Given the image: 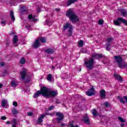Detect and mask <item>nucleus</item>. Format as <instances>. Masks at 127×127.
Segmentation results:
<instances>
[{
	"instance_id": "nucleus-17",
	"label": "nucleus",
	"mask_w": 127,
	"mask_h": 127,
	"mask_svg": "<svg viewBox=\"0 0 127 127\" xmlns=\"http://www.w3.org/2000/svg\"><path fill=\"white\" fill-rule=\"evenodd\" d=\"M103 57V55L100 54H95L92 56V58H95V59H100Z\"/></svg>"
},
{
	"instance_id": "nucleus-58",
	"label": "nucleus",
	"mask_w": 127,
	"mask_h": 127,
	"mask_svg": "<svg viewBox=\"0 0 127 127\" xmlns=\"http://www.w3.org/2000/svg\"><path fill=\"white\" fill-rule=\"evenodd\" d=\"M13 34H14L13 33H10V35H13Z\"/></svg>"
},
{
	"instance_id": "nucleus-59",
	"label": "nucleus",
	"mask_w": 127,
	"mask_h": 127,
	"mask_svg": "<svg viewBox=\"0 0 127 127\" xmlns=\"http://www.w3.org/2000/svg\"><path fill=\"white\" fill-rule=\"evenodd\" d=\"M4 74H6V71L4 70Z\"/></svg>"
},
{
	"instance_id": "nucleus-12",
	"label": "nucleus",
	"mask_w": 127,
	"mask_h": 127,
	"mask_svg": "<svg viewBox=\"0 0 127 127\" xmlns=\"http://www.w3.org/2000/svg\"><path fill=\"white\" fill-rule=\"evenodd\" d=\"M43 89V87H42L41 88V91L40 90H38L37 92H36L35 93V94L33 96L34 98H38V97H39L40 95H41V94L43 95V92H42V89Z\"/></svg>"
},
{
	"instance_id": "nucleus-37",
	"label": "nucleus",
	"mask_w": 127,
	"mask_h": 127,
	"mask_svg": "<svg viewBox=\"0 0 127 127\" xmlns=\"http://www.w3.org/2000/svg\"><path fill=\"white\" fill-rule=\"evenodd\" d=\"M114 40V39L113 38H110L107 39V42H111V41H113Z\"/></svg>"
},
{
	"instance_id": "nucleus-60",
	"label": "nucleus",
	"mask_w": 127,
	"mask_h": 127,
	"mask_svg": "<svg viewBox=\"0 0 127 127\" xmlns=\"http://www.w3.org/2000/svg\"><path fill=\"white\" fill-rule=\"evenodd\" d=\"M26 82L28 83L29 82V80H26Z\"/></svg>"
},
{
	"instance_id": "nucleus-8",
	"label": "nucleus",
	"mask_w": 127,
	"mask_h": 127,
	"mask_svg": "<svg viewBox=\"0 0 127 127\" xmlns=\"http://www.w3.org/2000/svg\"><path fill=\"white\" fill-rule=\"evenodd\" d=\"M48 115L47 113H45L41 115L40 117L38 118V120L37 121V124L38 125L39 124H41L42 122H43V119H44L45 117H46Z\"/></svg>"
},
{
	"instance_id": "nucleus-9",
	"label": "nucleus",
	"mask_w": 127,
	"mask_h": 127,
	"mask_svg": "<svg viewBox=\"0 0 127 127\" xmlns=\"http://www.w3.org/2000/svg\"><path fill=\"white\" fill-rule=\"evenodd\" d=\"M56 116H57V121L59 123H60V121L63 120V118L64 117V115H63V113H61L60 112H57L56 113Z\"/></svg>"
},
{
	"instance_id": "nucleus-33",
	"label": "nucleus",
	"mask_w": 127,
	"mask_h": 127,
	"mask_svg": "<svg viewBox=\"0 0 127 127\" xmlns=\"http://www.w3.org/2000/svg\"><path fill=\"white\" fill-rule=\"evenodd\" d=\"M118 120H119L121 123H125V120H124L123 118L119 117Z\"/></svg>"
},
{
	"instance_id": "nucleus-1",
	"label": "nucleus",
	"mask_w": 127,
	"mask_h": 127,
	"mask_svg": "<svg viewBox=\"0 0 127 127\" xmlns=\"http://www.w3.org/2000/svg\"><path fill=\"white\" fill-rule=\"evenodd\" d=\"M115 63L117 64L119 67L121 69H124L127 67V63L125 62L122 56H115L114 57Z\"/></svg>"
},
{
	"instance_id": "nucleus-28",
	"label": "nucleus",
	"mask_w": 127,
	"mask_h": 127,
	"mask_svg": "<svg viewBox=\"0 0 127 127\" xmlns=\"http://www.w3.org/2000/svg\"><path fill=\"white\" fill-rule=\"evenodd\" d=\"M118 99H119V100L120 101L121 103H122V104H125V103H126V101L124 100V97L123 98L121 97L120 96H118Z\"/></svg>"
},
{
	"instance_id": "nucleus-24",
	"label": "nucleus",
	"mask_w": 127,
	"mask_h": 127,
	"mask_svg": "<svg viewBox=\"0 0 127 127\" xmlns=\"http://www.w3.org/2000/svg\"><path fill=\"white\" fill-rule=\"evenodd\" d=\"M92 115L94 116V117H97L99 115V113L97 111V110L96 109H93L92 110Z\"/></svg>"
},
{
	"instance_id": "nucleus-5",
	"label": "nucleus",
	"mask_w": 127,
	"mask_h": 127,
	"mask_svg": "<svg viewBox=\"0 0 127 127\" xmlns=\"http://www.w3.org/2000/svg\"><path fill=\"white\" fill-rule=\"evenodd\" d=\"M67 28H68V31L69 32V36H72V30H73V27L72 25L69 23H66L63 26V31H65Z\"/></svg>"
},
{
	"instance_id": "nucleus-26",
	"label": "nucleus",
	"mask_w": 127,
	"mask_h": 127,
	"mask_svg": "<svg viewBox=\"0 0 127 127\" xmlns=\"http://www.w3.org/2000/svg\"><path fill=\"white\" fill-rule=\"evenodd\" d=\"M20 64L22 65H23V64H25V59H24V57H22L20 60Z\"/></svg>"
},
{
	"instance_id": "nucleus-42",
	"label": "nucleus",
	"mask_w": 127,
	"mask_h": 127,
	"mask_svg": "<svg viewBox=\"0 0 127 127\" xmlns=\"http://www.w3.org/2000/svg\"><path fill=\"white\" fill-rule=\"evenodd\" d=\"M1 120H6V117H5V116H1Z\"/></svg>"
},
{
	"instance_id": "nucleus-32",
	"label": "nucleus",
	"mask_w": 127,
	"mask_h": 127,
	"mask_svg": "<svg viewBox=\"0 0 127 127\" xmlns=\"http://www.w3.org/2000/svg\"><path fill=\"white\" fill-rule=\"evenodd\" d=\"M73 123L74 122H69L68 123V127H74V124H73Z\"/></svg>"
},
{
	"instance_id": "nucleus-48",
	"label": "nucleus",
	"mask_w": 127,
	"mask_h": 127,
	"mask_svg": "<svg viewBox=\"0 0 127 127\" xmlns=\"http://www.w3.org/2000/svg\"><path fill=\"white\" fill-rule=\"evenodd\" d=\"M3 86V85H2V84L0 83V89H1V88H2Z\"/></svg>"
},
{
	"instance_id": "nucleus-22",
	"label": "nucleus",
	"mask_w": 127,
	"mask_h": 127,
	"mask_svg": "<svg viewBox=\"0 0 127 127\" xmlns=\"http://www.w3.org/2000/svg\"><path fill=\"white\" fill-rule=\"evenodd\" d=\"M10 17L13 21L15 20V18L14 17V14H13V12L11 10L10 11Z\"/></svg>"
},
{
	"instance_id": "nucleus-53",
	"label": "nucleus",
	"mask_w": 127,
	"mask_h": 127,
	"mask_svg": "<svg viewBox=\"0 0 127 127\" xmlns=\"http://www.w3.org/2000/svg\"><path fill=\"white\" fill-rule=\"evenodd\" d=\"M49 115H50V116H51V117H53V116H54V114H49Z\"/></svg>"
},
{
	"instance_id": "nucleus-10",
	"label": "nucleus",
	"mask_w": 127,
	"mask_h": 127,
	"mask_svg": "<svg viewBox=\"0 0 127 127\" xmlns=\"http://www.w3.org/2000/svg\"><path fill=\"white\" fill-rule=\"evenodd\" d=\"M41 45V44H40V42L39 41V40L37 38L35 42L33 43L32 46L33 48H38L39 46Z\"/></svg>"
},
{
	"instance_id": "nucleus-56",
	"label": "nucleus",
	"mask_w": 127,
	"mask_h": 127,
	"mask_svg": "<svg viewBox=\"0 0 127 127\" xmlns=\"http://www.w3.org/2000/svg\"><path fill=\"white\" fill-rule=\"evenodd\" d=\"M18 1H19V2H22V0H18Z\"/></svg>"
},
{
	"instance_id": "nucleus-47",
	"label": "nucleus",
	"mask_w": 127,
	"mask_h": 127,
	"mask_svg": "<svg viewBox=\"0 0 127 127\" xmlns=\"http://www.w3.org/2000/svg\"><path fill=\"white\" fill-rule=\"evenodd\" d=\"M61 126H62V127H66V124H62Z\"/></svg>"
},
{
	"instance_id": "nucleus-46",
	"label": "nucleus",
	"mask_w": 127,
	"mask_h": 127,
	"mask_svg": "<svg viewBox=\"0 0 127 127\" xmlns=\"http://www.w3.org/2000/svg\"><path fill=\"white\" fill-rule=\"evenodd\" d=\"M0 67H3V66H4V64L3 63H0Z\"/></svg>"
},
{
	"instance_id": "nucleus-11",
	"label": "nucleus",
	"mask_w": 127,
	"mask_h": 127,
	"mask_svg": "<svg viewBox=\"0 0 127 127\" xmlns=\"http://www.w3.org/2000/svg\"><path fill=\"white\" fill-rule=\"evenodd\" d=\"M1 105L3 108H5V109H7V108H8V105H7V100L5 99L2 100Z\"/></svg>"
},
{
	"instance_id": "nucleus-61",
	"label": "nucleus",
	"mask_w": 127,
	"mask_h": 127,
	"mask_svg": "<svg viewBox=\"0 0 127 127\" xmlns=\"http://www.w3.org/2000/svg\"><path fill=\"white\" fill-rule=\"evenodd\" d=\"M81 68H80V70H79V71H81Z\"/></svg>"
},
{
	"instance_id": "nucleus-40",
	"label": "nucleus",
	"mask_w": 127,
	"mask_h": 127,
	"mask_svg": "<svg viewBox=\"0 0 127 127\" xmlns=\"http://www.w3.org/2000/svg\"><path fill=\"white\" fill-rule=\"evenodd\" d=\"M27 115L28 116H29V117H31V116H32V112H29L27 113Z\"/></svg>"
},
{
	"instance_id": "nucleus-39",
	"label": "nucleus",
	"mask_w": 127,
	"mask_h": 127,
	"mask_svg": "<svg viewBox=\"0 0 127 127\" xmlns=\"http://www.w3.org/2000/svg\"><path fill=\"white\" fill-rule=\"evenodd\" d=\"M53 109H54V106H51L49 107V110H50V111H51V110H53Z\"/></svg>"
},
{
	"instance_id": "nucleus-2",
	"label": "nucleus",
	"mask_w": 127,
	"mask_h": 127,
	"mask_svg": "<svg viewBox=\"0 0 127 127\" xmlns=\"http://www.w3.org/2000/svg\"><path fill=\"white\" fill-rule=\"evenodd\" d=\"M42 92L44 97H55L58 95L57 91L50 90L46 87H43Z\"/></svg>"
},
{
	"instance_id": "nucleus-43",
	"label": "nucleus",
	"mask_w": 127,
	"mask_h": 127,
	"mask_svg": "<svg viewBox=\"0 0 127 127\" xmlns=\"http://www.w3.org/2000/svg\"><path fill=\"white\" fill-rule=\"evenodd\" d=\"M13 125H15V126H16V120L15 119H14L13 120Z\"/></svg>"
},
{
	"instance_id": "nucleus-6",
	"label": "nucleus",
	"mask_w": 127,
	"mask_h": 127,
	"mask_svg": "<svg viewBox=\"0 0 127 127\" xmlns=\"http://www.w3.org/2000/svg\"><path fill=\"white\" fill-rule=\"evenodd\" d=\"M20 75L22 80H25V78H29V75L27 72V70L25 68H23V70L20 72Z\"/></svg>"
},
{
	"instance_id": "nucleus-23",
	"label": "nucleus",
	"mask_w": 127,
	"mask_h": 127,
	"mask_svg": "<svg viewBox=\"0 0 127 127\" xmlns=\"http://www.w3.org/2000/svg\"><path fill=\"white\" fill-rule=\"evenodd\" d=\"M77 1V0H68L67 5V6H69V5H71L72 3H74V2H76Z\"/></svg>"
},
{
	"instance_id": "nucleus-51",
	"label": "nucleus",
	"mask_w": 127,
	"mask_h": 127,
	"mask_svg": "<svg viewBox=\"0 0 127 127\" xmlns=\"http://www.w3.org/2000/svg\"><path fill=\"white\" fill-rule=\"evenodd\" d=\"M6 125H8V124H10V122H9V121H7L6 122Z\"/></svg>"
},
{
	"instance_id": "nucleus-30",
	"label": "nucleus",
	"mask_w": 127,
	"mask_h": 127,
	"mask_svg": "<svg viewBox=\"0 0 127 127\" xmlns=\"http://www.w3.org/2000/svg\"><path fill=\"white\" fill-rule=\"evenodd\" d=\"M12 114L13 115H17V114H18V112L15 108H13V110H12Z\"/></svg>"
},
{
	"instance_id": "nucleus-27",
	"label": "nucleus",
	"mask_w": 127,
	"mask_h": 127,
	"mask_svg": "<svg viewBox=\"0 0 127 127\" xmlns=\"http://www.w3.org/2000/svg\"><path fill=\"white\" fill-rule=\"evenodd\" d=\"M84 45V41L81 40L78 41V47H82Z\"/></svg>"
},
{
	"instance_id": "nucleus-49",
	"label": "nucleus",
	"mask_w": 127,
	"mask_h": 127,
	"mask_svg": "<svg viewBox=\"0 0 127 127\" xmlns=\"http://www.w3.org/2000/svg\"><path fill=\"white\" fill-rule=\"evenodd\" d=\"M37 13L40 12V9H38L37 11Z\"/></svg>"
},
{
	"instance_id": "nucleus-50",
	"label": "nucleus",
	"mask_w": 127,
	"mask_h": 127,
	"mask_svg": "<svg viewBox=\"0 0 127 127\" xmlns=\"http://www.w3.org/2000/svg\"><path fill=\"white\" fill-rule=\"evenodd\" d=\"M125 126V124H122L121 125V127H124Z\"/></svg>"
},
{
	"instance_id": "nucleus-36",
	"label": "nucleus",
	"mask_w": 127,
	"mask_h": 127,
	"mask_svg": "<svg viewBox=\"0 0 127 127\" xmlns=\"http://www.w3.org/2000/svg\"><path fill=\"white\" fill-rule=\"evenodd\" d=\"M104 106H105V107H110V104H109V102H105L104 103Z\"/></svg>"
},
{
	"instance_id": "nucleus-21",
	"label": "nucleus",
	"mask_w": 127,
	"mask_h": 127,
	"mask_svg": "<svg viewBox=\"0 0 127 127\" xmlns=\"http://www.w3.org/2000/svg\"><path fill=\"white\" fill-rule=\"evenodd\" d=\"M38 40L41 42H42V43H45V42H46V39H45V37H39L38 38Z\"/></svg>"
},
{
	"instance_id": "nucleus-34",
	"label": "nucleus",
	"mask_w": 127,
	"mask_h": 127,
	"mask_svg": "<svg viewBox=\"0 0 127 127\" xmlns=\"http://www.w3.org/2000/svg\"><path fill=\"white\" fill-rule=\"evenodd\" d=\"M104 23V21L103 20H99L98 21V24L102 25Z\"/></svg>"
},
{
	"instance_id": "nucleus-7",
	"label": "nucleus",
	"mask_w": 127,
	"mask_h": 127,
	"mask_svg": "<svg viewBox=\"0 0 127 127\" xmlns=\"http://www.w3.org/2000/svg\"><path fill=\"white\" fill-rule=\"evenodd\" d=\"M86 95L89 97L94 96V95H95V89L94 88V87H92L89 89L88 91L86 92Z\"/></svg>"
},
{
	"instance_id": "nucleus-16",
	"label": "nucleus",
	"mask_w": 127,
	"mask_h": 127,
	"mask_svg": "<svg viewBox=\"0 0 127 127\" xmlns=\"http://www.w3.org/2000/svg\"><path fill=\"white\" fill-rule=\"evenodd\" d=\"M83 121H84L86 124H90V119H89L88 115L85 114V115L83 117Z\"/></svg>"
},
{
	"instance_id": "nucleus-19",
	"label": "nucleus",
	"mask_w": 127,
	"mask_h": 127,
	"mask_svg": "<svg viewBox=\"0 0 127 127\" xmlns=\"http://www.w3.org/2000/svg\"><path fill=\"white\" fill-rule=\"evenodd\" d=\"M17 85H18V83L16 81L12 80L11 82V86H12V87L13 88L17 87Z\"/></svg>"
},
{
	"instance_id": "nucleus-18",
	"label": "nucleus",
	"mask_w": 127,
	"mask_h": 127,
	"mask_svg": "<svg viewBox=\"0 0 127 127\" xmlns=\"http://www.w3.org/2000/svg\"><path fill=\"white\" fill-rule=\"evenodd\" d=\"M28 18H29L30 21H33V22H35L37 20L31 14H29L28 15Z\"/></svg>"
},
{
	"instance_id": "nucleus-15",
	"label": "nucleus",
	"mask_w": 127,
	"mask_h": 127,
	"mask_svg": "<svg viewBox=\"0 0 127 127\" xmlns=\"http://www.w3.org/2000/svg\"><path fill=\"white\" fill-rule=\"evenodd\" d=\"M100 95L101 99H106V91H105V89L100 91Z\"/></svg>"
},
{
	"instance_id": "nucleus-25",
	"label": "nucleus",
	"mask_w": 127,
	"mask_h": 127,
	"mask_svg": "<svg viewBox=\"0 0 127 127\" xmlns=\"http://www.w3.org/2000/svg\"><path fill=\"white\" fill-rule=\"evenodd\" d=\"M121 13L123 16H127V11L125 9H122L121 10Z\"/></svg>"
},
{
	"instance_id": "nucleus-57",
	"label": "nucleus",
	"mask_w": 127,
	"mask_h": 127,
	"mask_svg": "<svg viewBox=\"0 0 127 127\" xmlns=\"http://www.w3.org/2000/svg\"><path fill=\"white\" fill-rule=\"evenodd\" d=\"M52 69H55V66H52Z\"/></svg>"
},
{
	"instance_id": "nucleus-52",
	"label": "nucleus",
	"mask_w": 127,
	"mask_h": 127,
	"mask_svg": "<svg viewBox=\"0 0 127 127\" xmlns=\"http://www.w3.org/2000/svg\"><path fill=\"white\" fill-rule=\"evenodd\" d=\"M106 50H107V51H110V49H109V47H106Z\"/></svg>"
},
{
	"instance_id": "nucleus-41",
	"label": "nucleus",
	"mask_w": 127,
	"mask_h": 127,
	"mask_svg": "<svg viewBox=\"0 0 127 127\" xmlns=\"http://www.w3.org/2000/svg\"><path fill=\"white\" fill-rule=\"evenodd\" d=\"M110 45H111V43L107 42V44L106 45V47H110Z\"/></svg>"
},
{
	"instance_id": "nucleus-14",
	"label": "nucleus",
	"mask_w": 127,
	"mask_h": 127,
	"mask_svg": "<svg viewBox=\"0 0 127 127\" xmlns=\"http://www.w3.org/2000/svg\"><path fill=\"white\" fill-rule=\"evenodd\" d=\"M12 41L15 47H16V46H17V44H16V43L18 41V39L17 38V35H15L14 36L12 39Z\"/></svg>"
},
{
	"instance_id": "nucleus-54",
	"label": "nucleus",
	"mask_w": 127,
	"mask_h": 127,
	"mask_svg": "<svg viewBox=\"0 0 127 127\" xmlns=\"http://www.w3.org/2000/svg\"><path fill=\"white\" fill-rule=\"evenodd\" d=\"M55 10H57V11H59V10H60V9L56 8Z\"/></svg>"
},
{
	"instance_id": "nucleus-55",
	"label": "nucleus",
	"mask_w": 127,
	"mask_h": 127,
	"mask_svg": "<svg viewBox=\"0 0 127 127\" xmlns=\"http://www.w3.org/2000/svg\"><path fill=\"white\" fill-rule=\"evenodd\" d=\"M12 127H16V126H15V124H14L12 125Z\"/></svg>"
},
{
	"instance_id": "nucleus-35",
	"label": "nucleus",
	"mask_w": 127,
	"mask_h": 127,
	"mask_svg": "<svg viewBox=\"0 0 127 127\" xmlns=\"http://www.w3.org/2000/svg\"><path fill=\"white\" fill-rule=\"evenodd\" d=\"M23 8H24V6H23V5L21 6V9L22 12H24V11H26V9H24Z\"/></svg>"
},
{
	"instance_id": "nucleus-29",
	"label": "nucleus",
	"mask_w": 127,
	"mask_h": 127,
	"mask_svg": "<svg viewBox=\"0 0 127 127\" xmlns=\"http://www.w3.org/2000/svg\"><path fill=\"white\" fill-rule=\"evenodd\" d=\"M47 79L49 82H51V80H52V75L51 74H49L48 75Z\"/></svg>"
},
{
	"instance_id": "nucleus-20",
	"label": "nucleus",
	"mask_w": 127,
	"mask_h": 127,
	"mask_svg": "<svg viewBox=\"0 0 127 127\" xmlns=\"http://www.w3.org/2000/svg\"><path fill=\"white\" fill-rule=\"evenodd\" d=\"M46 53L48 54H53L54 53V50L53 49L49 48L45 50Z\"/></svg>"
},
{
	"instance_id": "nucleus-13",
	"label": "nucleus",
	"mask_w": 127,
	"mask_h": 127,
	"mask_svg": "<svg viewBox=\"0 0 127 127\" xmlns=\"http://www.w3.org/2000/svg\"><path fill=\"white\" fill-rule=\"evenodd\" d=\"M114 76L115 77V79H116V80H118V81H119V82H123L124 81L123 80V77H122V76H121L120 74L114 73Z\"/></svg>"
},
{
	"instance_id": "nucleus-4",
	"label": "nucleus",
	"mask_w": 127,
	"mask_h": 127,
	"mask_svg": "<svg viewBox=\"0 0 127 127\" xmlns=\"http://www.w3.org/2000/svg\"><path fill=\"white\" fill-rule=\"evenodd\" d=\"M84 64L86 65L88 70H92L94 68V59L93 58H90L89 60L85 61Z\"/></svg>"
},
{
	"instance_id": "nucleus-31",
	"label": "nucleus",
	"mask_w": 127,
	"mask_h": 127,
	"mask_svg": "<svg viewBox=\"0 0 127 127\" xmlns=\"http://www.w3.org/2000/svg\"><path fill=\"white\" fill-rule=\"evenodd\" d=\"M0 23L2 25H3V26H4V25H5V24H6V21L2 20L1 21Z\"/></svg>"
},
{
	"instance_id": "nucleus-44",
	"label": "nucleus",
	"mask_w": 127,
	"mask_h": 127,
	"mask_svg": "<svg viewBox=\"0 0 127 127\" xmlns=\"http://www.w3.org/2000/svg\"><path fill=\"white\" fill-rule=\"evenodd\" d=\"M56 104H60V101L59 100V99H56Z\"/></svg>"
},
{
	"instance_id": "nucleus-45",
	"label": "nucleus",
	"mask_w": 127,
	"mask_h": 127,
	"mask_svg": "<svg viewBox=\"0 0 127 127\" xmlns=\"http://www.w3.org/2000/svg\"><path fill=\"white\" fill-rule=\"evenodd\" d=\"M30 27H31V25H28L26 26V28H27V29H29L30 28Z\"/></svg>"
},
{
	"instance_id": "nucleus-38",
	"label": "nucleus",
	"mask_w": 127,
	"mask_h": 127,
	"mask_svg": "<svg viewBox=\"0 0 127 127\" xmlns=\"http://www.w3.org/2000/svg\"><path fill=\"white\" fill-rule=\"evenodd\" d=\"M13 106H14V107H17V102H13Z\"/></svg>"
},
{
	"instance_id": "nucleus-3",
	"label": "nucleus",
	"mask_w": 127,
	"mask_h": 127,
	"mask_svg": "<svg viewBox=\"0 0 127 127\" xmlns=\"http://www.w3.org/2000/svg\"><path fill=\"white\" fill-rule=\"evenodd\" d=\"M66 15L69 17L72 22H77V21H79V18L77 17V15L75 14V12H74L71 9H69L67 11Z\"/></svg>"
}]
</instances>
